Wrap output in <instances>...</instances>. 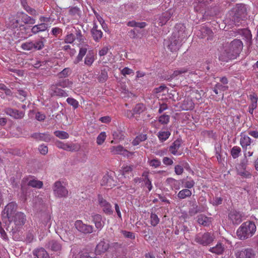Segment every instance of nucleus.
<instances>
[{
    "label": "nucleus",
    "instance_id": "obj_42",
    "mask_svg": "<svg viewBox=\"0 0 258 258\" xmlns=\"http://www.w3.org/2000/svg\"><path fill=\"white\" fill-rule=\"evenodd\" d=\"M108 69L104 68L101 70V73L99 74L98 80L100 82H104L108 79Z\"/></svg>",
    "mask_w": 258,
    "mask_h": 258
},
{
    "label": "nucleus",
    "instance_id": "obj_18",
    "mask_svg": "<svg viewBox=\"0 0 258 258\" xmlns=\"http://www.w3.org/2000/svg\"><path fill=\"white\" fill-rule=\"evenodd\" d=\"M55 144L57 148L64 150L72 152L76 150V145L73 144L64 143L59 141H56Z\"/></svg>",
    "mask_w": 258,
    "mask_h": 258
},
{
    "label": "nucleus",
    "instance_id": "obj_41",
    "mask_svg": "<svg viewBox=\"0 0 258 258\" xmlns=\"http://www.w3.org/2000/svg\"><path fill=\"white\" fill-rule=\"evenodd\" d=\"M147 139V135L146 134H140L137 136L135 139L133 141L132 144L134 146L138 145L141 142L146 140Z\"/></svg>",
    "mask_w": 258,
    "mask_h": 258
},
{
    "label": "nucleus",
    "instance_id": "obj_33",
    "mask_svg": "<svg viewBox=\"0 0 258 258\" xmlns=\"http://www.w3.org/2000/svg\"><path fill=\"white\" fill-rule=\"evenodd\" d=\"M225 249L224 246L221 243H218L215 246L211 247L209 251L213 253L221 254Z\"/></svg>",
    "mask_w": 258,
    "mask_h": 258
},
{
    "label": "nucleus",
    "instance_id": "obj_4",
    "mask_svg": "<svg viewBox=\"0 0 258 258\" xmlns=\"http://www.w3.org/2000/svg\"><path fill=\"white\" fill-rule=\"evenodd\" d=\"M53 191L54 196L59 198L67 197L69 192L67 188L59 181L54 182L53 186Z\"/></svg>",
    "mask_w": 258,
    "mask_h": 258
},
{
    "label": "nucleus",
    "instance_id": "obj_61",
    "mask_svg": "<svg viewBox=\"0 0 258 258\" xmlns=\"http://www.w3.org/2000/svg\"><path fill=\"white\" fill-rule=\"evenodd\" d=\"M18 95L17 97L22 101H23L27 96V93L25 91L22 90H18Z\"/></svg>",
    "mask_w": 258,
    "mask_h": 258
},
{
    "label": "nucleus",
    "instance_id": "obj_9",
    "mask_svg": "<svg viewBox=\"0 0 258 258\" xmlns=\"http://www.w3.org/2000/svg\"><path fill=\"white\" fill-rule=\"evenodd\" d=\"M98 204L102 208V211L107 215H111L113 213L111 204L105 200L101 196H98Z\"/></svg>",
    "mask_w": 258,
    "mask_h": 258
},
{
    "label": "nucleus",
    "instance_id": "obj_25",
    "mask_svg": "<svg viewBox=\"0 0 258 258\" xmlns=\"http://www.w3.org/2000/svg\"><path fill=\"white\" fill-rule=\"evenodd\" d=\"M91 34L94 40L98 42L102 37L103 33L100 30L98 29V26L95 24L91 30Z\"/></svg>",
    "mask_w": 258,
    "mask_h": 258
},
{
    "label": "nucleus",
    "instance_id": "obj_5",
    "mask_svg": "<svg viewBox=\"0 0 258 258\" xmlns=\"http://www.w3.org/2000/svg\"><path fill=\"white\" fill-rule=\"evenodd\" d=\"M181 39L179 36H177L176 34H174L169 40L167 46L171 51H176L181 46Z\"/></svg>",
    "mask_w": 258,
    "mask_h": 258
},
{
    "label": "nucleus",
    "instance_id": "obj_19",
    "mask_svg": "<svg viewBox=\"0 0 258 258\" xmlns=\"http://www.w3.org/2000/svg\"><path fill=\"white\" fill-rule=\"evenodd\" d=\"M213 0H196L193 3L195 10L197 12H202L204 7Z\"/></svg>",
    "mask_w": 258,
    "mask_h": 258
},
{
    "label": "nucleus",
    "instance_id": "obj_53",
    "mask_svg": "<svg viewBox=\"0 0 258 258\" xmlns=\"http://www.w3.org/2000/svg\"><path fill=\"white\" fill-rule=\"evenodd\" d=\"M94 61V57L93 54L89 53L85 58V64L88 66H91Z\"/></svg>",
    "mask_w": 258,
    "mask_h": 258
},
{
    "label": "nucleus",
    "instance_id": "obj_3",
    "mask_svg": "<svg viewBox=\"0 0 258 258\" xmlns=\"http://www.w3.org/2000/svg\"><path fill=\"white\" fill-rule=\"evenodd\" d=\"M247 15L246 6L243 4L237 5L233 17V20L235 23V25H238V23H239L240 20H243L246 19Z\"/></svg>",
    "mask_w": 258,
    "mask_h": 258
},
{
    "label": "nucleus",
    "instance_id": "obj_15",
    "mask_svg": "<svg viewBox=\"0 0 258 258\" xmlns=\"http://www.w3.org/2000/svg\"><path fill=\"white\" fill-rule=\"evenodd\" d=\"M5 112L8 115L15 119H21L25 115L23 111H19L17 109H14L11 108H7L5 109Z\"/></svg>",
    "mask_w": 258,
    "mask_h": 258
},
{
    "label": "nucleus",
    "instance_id": "obj_20",
    "mask_svg": "<svg viewBox=\"0 0 258 258\" xmlns=\"http://www.w3.org/2000/svg\"><path fill=\"white\" fill-rule=\"evenodd\" d=\"M18 16L20 17L21 21L25 24L33 25L36 22L35 19L23 12H18Z\"/></svg>",
    "mask_w": 258,
    "mask_h": 258
},
{
    "label": "nucleus",
    "instance_id": "obj_30",
    "mask_svg": "<svg viewBox=\"0 0 258 258\" xmlns=\"http://www.w3.org/2000/svg\"><path fill=\"white\" fill-rule=\"evenodd\" d=\"M180 146L181 141L179 140H176L169 147V151L172 154L174 155H176L178 154L177 151Z\"/></svg>",
    "mask_w": 258,
    "mask_h": 258
},
{
    "label": "nucleus",
    "instance_id": "obj_23",
    "mask_svg": "<svg viewBox=\"0 0 258 258\" xmlns=\"http://www.w3.org/2000/svg\"><path fill=\"white\" fill-rule=\"evenodd\" d=\"M32 137L39 141L49 142L51 140V136L48 133H35Z\"/></svg>",
    "mask_w": 258,
    "mask_h": 258
},
{
    "label": "nucleus",
    "instance_id": "obj_26",
    "mask_svg": "<svg viewBox=\"0 0 258 258\" xmlns=\"http://www.w3.org/2000/svg\"><path fill=\"white\" fill-rule=\"evenodd\" d=\"M180 107L182 110H191L194 107V103L191 99L188 98H186L183 100Z\"/></svg>",
    "mask_w": 258,
    "mask_h": 258
},
{
    "label": "nucleus",
    "instance_id": "obj_13",
    "mask_svg": "<svg viewBox=\"0 0 258 258\" xmlns=\"http://www.w3.org/2000/svg\"><path fill=\"white\" fill-rule=\"evenodd\" d=\"M165 184L170 187L172 190H177L180 188L181 180H176L172 177L167 178L165 182Z\"/></svg>",
    "mask_w": 258,
    "mask_h": 258
},
{
    "label": "nucleus",
    "instance_id": "obj_43",
    "mask_svg": "<svg viewBox=\"0 0 258 258\" xmlns=\"http://www.w3.org/2000/svg\"><path fill=\"white\" fill-rule=\"evenodd\" d=\"M72 82L69 81V79H63L58 81L56 84V86L62 88H69L72 86Z\"/></svg>",
    "mask_w": 258,
    "mask_h": 258
},
{
    "label": "nucleus",
    "instance_id": "obj_63",
    "mask_svg": "<svg viewBox=\"0 0 258 258\" xmlns=\"http://www.w3.org/2000/svg\"><path fill=\"white\" fill-rule=\"evenodd\" d=\"M122 233L123 236L127 238H130L131 239H134L135 238V235L134 233L127 231H122Z\"/></svg>",
    "mask_w": 258,
    "mask_h": 258
},
{
    "label": "nucleus",
    "instance_id": "obj_35",
    "mask_svg": "<svg viewBox=\"0 0 258 258\" xmlns=\"http://www.w3.org/2000/svg\"><path fill=\"white\" fill-rule=\"evenodd\" d=\"M191 195L192 192L190 190L188 189H183L178 192L177 197L178 199L182 200L190 197Z\"/></svg>",
    "mask_w": 258,
    "mask_h": 258
},
{
    "label": "nucleus",
    "instance_id": "obj_49",
    "mask_svg": "<svg viewBox=\"0 0 258 258\" xmlns=\"http://www.w3.org/2000/svg\"><path fill=\"white\" fill-rule=\"evenodd\" d=\"M54 134L57 138L63 140L67 139L69 138V135L64 131H56L54 132Z\"/></svg>",
    "mask_w": 258,
    "mask_h": 258
},
{
    "label": "nucleus",
    "instance_id": "obj_60",
    "mask_svg": "<svg viewBox=\"0 0 258 258\" xmlns=\"http://www.w3.org/2000/svg\"><path fill=\"white\" fill-rule=\"evenodd\" d=\"M67 102L70 105L73 106L75 108H77L79 106V103L78 101L73 98H68Z\"/></svg>",
    "mask_w": 258,
    "mask_h": 258
},
{
    "label": "nucleus",
    "instance_id": "obj_21",
    "mask_svg": "<svg viewBox=\"0 0 258 258\" xmlns=\"http://www.w3.org/2000/svg\"><path fill=\"white\" fill-rule=\"evenodd\" d=\"M92 221L95 227L98 231H100L104 225V222L102 221V218L100 214H95L92 216Z\"/></svg>",
    "mask_w": 258,
    "mask_h": 258
},
{
    "label": "nucleus",
    "instance_id": "obj_48",
    "mask_svg": "<svg viewBox=\"0 0 258 258\" xmlns=\"http://www.w3.org/2000/svg\"><path fill=\"white\" fill-rule=\"evenodd\" d=\"M69 15L74 17H79L81 11L77 7H73L69 8Z\"/></svg>",
    "mask_w": 258,
    "mask_h": 258
},
{
    "label": "nucleus",
    "instance_id": "obj_46",
    "mask_svg": "<svg viewBox=\"0 0 258 258\" xmlns=\"http://www.w3.org/2000/svg\"><path fill=\"white\" fill-rule=\"evenodd\" d=\"M158 137L161 142L166 141L170 136V133L169 131H160L158 133Z\"/></svg>",
    "mask_w": 258,
    "mask_h": 258
},
{
    "label": "nucleus",
    "instance_id": "obj_29",
    "mask_svg": "<svg viewBox=\"0 0 258 258\" xmlns=\"http://www.w3.org/2000/svg\"><path fill=\"white\" fill-rule=\"evenodd\" d=\"M109 248V243L105 241H101L96 246V250L97 253L105 252Z\"/></svg>",
    "mask_w": 258,
    "mask_h": 258
},
{
    "label": "nucleus",
    "instance_id": "obj_11",
    "mask_svg": "<svg viewBox=\"0 0 258 258\" xmlns=\"http://www.w3.org/2000/svg\"><path fill=\"white\" fill-rule=\"evenodd\" d=\"M9 220L13 221L16 226L19 228L25 223L26 218L23 213L17 212L14 215V217L11 218V220Z\"/></svg>",
    "mask_w": 258,
    "mask_h": 258
},
{
    "label": "nucleus",
    "instance_id": "obj_56",
    "mask_svg": "<svg viewBox=\"0 0 258 258\" xmlns=\"http://www.w3.org/2000/svg\"><path fill=\"white\" fill-rule=\"evenodd\" d=\"M21 47L25 50H33V43L32 41L26 42L22 44Z\"/></svg>",
    "mask_w": 258,
    "mask_h": 258
},
{
    "label": "nucleus",
    "instance_id": "obj_2",
    "mask_svg": "<svg viewBox=\"0 0 258 258\" xmlns=\"http://www.w3.org/2000/svg\"><path fill=\"white\" fill-rule=\"evenodd\" d=\"M256 230V226L252 222L243 223L237 229V235L241 240L245 239L252 236Z\"/></svg>",
    "mask_w": 258,
    "mask_h": 258
},
{
    "label": "nucleus",
    "instance_id": "obj_38",
    "mask_svg": "<svg viewBox=\"0 0 258 258\" xmlns=\"http://www.w3.org/2000/svg\"><path fill=\"white\" fill-rule=\"evenodd\" d=\"M143 181L144 182L145 186L148 188L149 191H151L152 189V185L151 180L149 178L148 172H144L142 174Z\"/></svg>",
    "mask_w": 258,
    "mask_h": 258
},
{
    "label": "nucleus",
    "instance_id": "obj_40",
    "mask_svg": "<svg viewBox=\"0 0 258 258\" xmlns=\"http://www.w3.org/2000/svg\"><path fill=\"white\" fill-rule=\"evenodd\" d=\"M148 164L152 168H157L159 167L161 165V162L160 160L156 158L148 159L147 161Z\"/></svg>",
    "mask_w": 258,
    "mask_h": 258
},
{
    "label": "nucleus",
    "instance_id": "obj_37",
    "mask_svg": "<svg viewBox=\"0 0 258 258\" xmlns=\"http://www.w3.org/2000/svg\"><path fill=\"white\" fill-rule=\"evenodd\" d=\"M113 179L108 175L104 176L102 180L101 184L102 185H105L107 188H111L112 185H114Z\"/></svg>",
    "mask_w": 258,
    "mask_h": 258
},
{
    "label": "nucleus",
    "instance_id": "obj_17",
    "mask_svg": "<svg viewBox=\"0 0 258 258\" xmlns=\"http://www.w3.org/2000/svg\"><path fill=\"white\" fill-rule=\"evenodd\" d=\"M109 149L112 155H121L125 156H127L128 154L130 153L121 145L111 146Z\"/></svg>",
    "mask_w": 258,
    "mask_h": 258
},
{
    "label": "nucleus",
    "instance_id": "obj_10",
    "mask_svg": "<svg viewBox=\"0 0 258 258\" xmlns=\"http://www.w3.org/2000/svg\"><path fill=\"white\" fill-rule=\"evenodd\" d=\"M242 214L236 210L231 211L228 214V220L233 225H238L242 221Z\"/></svg>",
    "mask_w": 258,
    "mask_h": 258
},
{
    "label": "nucleus",
    "instance_id": "obj_22",
    "mask_svg": "<svg viewBox=\"0 0 258 258\" xmlns=\"http://www.w3.org/2000/svg\"><path fill=\"white\" fill-rule=\"evenodd\" d=\"M48 28L47 23H41L40 24L33 26L31 28V32L34 34H36L39 32H42L46 31Z\"/></svg>",
    "mask_w": 258,
    "mask_h": 258
},
{
    "label": "nucleus",
    "instance_id": "obj_57",
    "mask_svg": "<svg viewBox=\"0 0 258 258\" xmlns=\"http://www.w3.org/2000/svg\"><path fill=\"white\" fill-rule=\"evenodd\" d=\"M145 107L143 104H138L133 109V112L135 114H140L144 110Z\"/></svg>",
    "mask_w": 258,
    "mask_h": 258
},
{
    "label": "nucleus",
    "instance_id": "obj_8",
    "mask_svg": "<svg viewBox=\"0 0 258 258\" xmlns=\"http://www.w3.org/2000/svg\"><path fill=\"white\" fill-rule=\"evenodd\" d=\"M75 226L79 232L84 234L91 233L94 229L93 226L84 224L81 220H77Z\"/></svg>",
    "mask_w": 258,
    "mask_h": 258
},
{
    "label": "nucleus",
    "instance_id": "obj_52",
    "mask_svg": "<svg viewBox=\"0 0 258 258\" xmlns=\"http://www.w3.org/2000/svg\"><path fill=\"white\" fill-rule=\"evenodd\" d=\"M241 149L238 146H234L231 150V154L233 158H237L240 153L241 152Z\"/></svg>",
    "mask_w": 258,
    "mask_h": 258
},
{
    "label": "nucleus",
    "instance_id": "obj_1",
    "mask_svg": "<svg viewBox=\"0 0 258 258\" xmlns=\"http://www.w3.org/2000/svg\"><path fill=\"white\" fill-rule=\"evenodd\" d=\"M242 48V41L239 39H234L230 43L225 45L219 56V59L226 62L235 59L239 55Z\"/></svg>",
    "mask_w": 258,
    "mask_h": 258
},
{
    "label": "nucleus",
    "instance_id": "obj_50",
    "mask_svg": "<svg viewBox=\"0 0 258 258\" xmlns=\"http://www.w3.org/2000/svg\"><path fill=\"white\" fill-rule=\"evenodd\" d=\"M88 48L86 46L82 47L80 48L79 54L77 57V62L82 60L83 57L86 54Z\"/></svg>",
    "mask_w": 258,
    "mask_h": 258
},
{
    "label": "nucleus",
    "instance_id": "obj_28",
    "mask_svg": "<svg viewBox=\"0 0 258 258\" xmlns=\"http://www.w3.org/2000/svg\"><path fill=\"white\" fill-rule=\"evenodd\" d=\"M33 254L37 258H47L48 257L47 252L42 247L34 249L33 251Z\"/></svg>",
    "mask_w": 258,
    "mask_h": 258
},
{
    "label": "nucleus",
    "instance_id": "obj_36",
    "mask_svg": "<svg viewBox=\"0 0 258 258\" xmlns=\"http://www.w3.org/2000/svg\"><path fill=\"white\" fill-rule=\"evenodd\" d=\"M181 184H183L186 189H189L195 186V182L191 178L187 177L186 179H181Z\"/></svg>",
    "mask_w": 258,
    "mask_h": 258
},
{
    "label": "nucleus",
    "instance_id": "obj_14",
    "mask_svg": "<svg viewBox=\"0 0 258 258\" xmlns=\"http://www.w3.org/2000/svg\"><path fill=\"white\" fill-rule=\"evenodd\" d=\"M237 258H255V254L251 248L243 249L236 253Z\"/></svg>",
    "mask_w": 258,
    "mask_h": 258
},
{
    "label": "nucleus",
    "instance_id": "obj_62",
    "mask_svg": "<svg viewBox=\"0 0 258 258\" xmlns=\"http://www.w3.org/2000/svg\"><path fill=\"white\" fill-rule=\"evenodd\" d=\"M25 10L26 11L27 13H28L30 15H32L33 16H36L38 15V12L36 10L31 8L30 7L26 6Z\"/></svg>",
    "mask_w": 258,
    "mask_h": 258
},
{
    "label": "nucleus",
    "instance_id": "obj_64",
    "mask_svg": "<svg viewBox=\"0 0 258 258\" xmlns=\"http://www.w3.org/2000/svg\"><path fill=\"white\" fill-rule=\"evenodd\" d=\"M172 3L173 0H164L162 5V9L171 8L170 7L172 6Z\"/></svg>",
    "mask_w": 258,
    "mask_h": 258
},
{
    "label": "nucleus",
    "instance_id": "obj_39",
    "mask_svg": "<svg viewBox=\"0 0 258 258\" xmlns=\"http://www.w3.org/2000/svg\"><path fill=\"white\" fill-rule=\"evenodd\" d=\"M27 184L29 186L38 188H41L43 185V183L42 181L36 180L35 179H32V178H30L28 180Z\"/></svg>",
    "mask_w": 258,
    "mask_h": 258
},
{
    "label": "nucleus",
    "instance_id": "obj_12",
    "mask_svg": "<svg viewBox=\"0 0 258 258\" xmlns=\"http://www.w3.org/2000/svg\"><path fill=\"white\" fill-rule=\"evenodd\" d=\"M17 209V204L15 202H11L9 203L4 209V214H6V217L9 220H11V218L15 215V212Z\"/></svg>",
    "mask_w": 258,
    "mask_h": 258
},
{
    "label": "nucleus",
    "instance_id": "obj_16",
    "mask_svg": "<svg viewBox=\"0 0 258 258\" xmlns=\"http://www.w3.org/2000/svg\"><path fill=\"white\" fill-rule=\"evenodd\" d=\"M173 10L171 8L169 9L168 11L163 13L159 18V24L160 26L165 25L170 19L173 15Z\"/></svg>",
    "mask_w": 258,
    "mask_h": 258
},
{
    "label": "nucleus",
    "instance_id": "obj_31",
    "mask_svg": "<svg viewBox=\"0 0 258 258\" xmlns=\"http://www.w3.org/2000/svg\"><path fill=\"white\" fill-rule=\"evenodd\" d=\"M198 222L204 226H209L211 223V218L204 215H200L197 217Z\"/></svg>",
    "mask_w": 258,
    "mask_h": 258
},
{
    "label": "nucleus",
    "instance_id": "obj_32",
    "mask_svg": "<svg viewBox=\"0 0 258 258\" xmlns=\"http://www.w3.org/2000/svg\"><path fill=\"white\" fill-rule=\"evenodd\" d=\"M21 21L20 17L18 16V13L12 16L10 18V25L12 28H16L21 26L20 24V21Z\"/></svg>",
    "mask_w": 258,
    "mask_h": 258
},
{
    "label": "nucleus",
    "instance_id": "obj_47",
    "mask_svg": "<svg viewBox=\"0 0 258 258\" xmlns=\"http://www.w3.org/2000/svg\"><path fill=\"white\" fill-rule=\"evenodd\" d=\"M248 98L251 101V104L249 106L254 108H256L258 100V97L256 95L255 93H252L248 96Z\"/></svg>",
    "mask_w": 258,
    "mask_h": 258
},
{
    "label": "nucleus",
    "instance_id": "obj_27",
    "mask_svg": "<svg viewBox=\"0 0 258 258\" xmlns=\"http://www.w3.org/2000/svg\"><path fill=\"white\" fill-rule=\"evenodd\" d=\"M47 247L53 251H57L61 250V245L57 241L51 240L47 244Z\"/></svg>",
    "mask_w": 258,
    "mask_h": 258
},
{
    "label": "nucleus",
    "instance_id": "obj_51",
    "mask_svg": "<svg viewBox=\"0 0 258 258\" xmlns=\"http://www.w3.org/2000/svg\"><path fill=\"white\" fill-rule=\"evenodd\" d=\"M106 138V135L105 132H102L99 134L97 137L96 142L98 145H102L105 141Z\"/></svg>",
    "mask_w": 258,
    "mask_h": 258
},
{
    "label": "nucleus",
    "instance_id": "obj_34",
    "mask_svg": "<svg viewBox=\"0 0 258 258\" xmlns=\"http://www.w3.org/2000/svg\"><path fill=\"white\" fill-rule=\"evenodd\" d=\"M57 86H52L51 87V90L53 91V94L54 95H57L61 97H67L68 96L67 92L57 87Z\"/></svg>",
    "mask_w": 258,
    "mask_h": 258
},
{
    "label": "nucleus",
    "instance_id": "obj_24",
    "mask_svg": "<svg viewBox=\"0 0 258 258\" xmlns=\"http://www.w3.org/2000/svg\"><path fill=\"white\" fill-rule=\"evenodd\" d=\"M67 30H70V32H74V30H75L76 32V39L78 41H79L80 42H83L84 41V37L82 34L81 31L79 28H76L75 27H74L73 25H68L66 27Z\"/></svg>",
    "mask_w": 258,
    "mask_h": 258
},
{
    "label": "nucleus",
    "instance_id": "obj_55",
    "mask_svg": "<svg viewBox=\"0 0 258 258\" xmlns=\"http://www.w3.org/2000/svg\"><path fill=\"white\" fill-rule=\"evenodd\" d=\"M151 224L153 226H156L159 222L160 219L155 214L152 213L150 216Z\"/></svg>",
    "mask_w": 258,
    "mask_h": 258
},
{
    "label": "nucleus",
    "instance_id": "obj_54",
    "mask_svg": "<svg viewBox=\"0 0 258 258\" xmlns=\"http://www.w3.org/2000/svg\"><path fill=\"white\" fill-rule=\"evenodd\" d=\"M71 70L69 68H67L60 72L58 74V76L59 78H66L71 74Z\"/></svg>",
    "mask_w": 258,
    "mask_h": 258
},
{
    "label": "nucleus",
    "instance_id": "obj_59",
    "mask_svg": "<svg viewBox=\"0 0 258 258\" xmlns=\"http://www.w3.org/2000/svg\"><path fill=\"white\" fill-rule=\"evenodd\" d=\"M170 117L168 115L163 114L159 118V121L161 124H167L169 121Z\"/></svg>",
    "mask_w": 258,
    "mask_h": 258
},
{
    "label": "nucleus",
    "instance_id": "obj_7",
    "mask_svg": "<svg viewBox=\"0 0 258 258\" xmlns=\"http://www.w3.org/2000/svg\"><path fill=\"white\" fill-rule=\"evenodd\" d=\"M240 145L243 150H248L251 149L253 141L247 135L241 133L240 135Z\"/></svg>",
    "mask_w": 258,
    "mask_h": 258
},
{
    "label": "nucleus",
    "instance_id": "obj_44",
    "mask_svg": "<svg viewBox=\"0 0 258 258\" xmlns=\"http://www.w3.org/2000/svg\"><path fill=\"white\" fill-rule=\"evenodd\" d=\"M75 39V36L73 34V32H70V30H68L67 34L64 38V42L66 43L72 44L74 42Z\"/></svg>",
    "mask_w": 258,
    "mask_h": 258
},
{
    "label": "nucleus",
    "instance_id": "obj_6",
    "mask_svg": "<svg viewBox=\"0 0 258 258\" xmlns=\"http://www.w3.org/2000/svg\"><path fill=\"white\" fill-rule=\"evenodd\" d=\"M213 236L210 233H199L195 237V241L203 245H207L213 241Z\"/></svg>",
    "mask_w": 258,
    "mask_h": 258
},
{
    "label": "nucleus",
    "instance_id": "obj_58",
    "mask_svg": "<svg viewBox=\"0 0 258 258\" xmlns=\"http://www.w3.org/2000/svg\"><path fill=\"white\" fill-rule=\"evenodd\" d=\"M188 72V70L186 68H180L175 71L172 75V77H175L178 75L184 74L185 73H187Z\"/></svg>",
    "mask_w": 258,
    "mask_h": 258
},
{
    "label": "nucleus",
    "instance_id": "obj_45",
    "mask_svg": "<svg viewBox=\"0 0 258 258\" xmlns=\"http://www.w3.org/2000/svg\"><path fill=\"white\" fill-rule=\"evenodd\" d=\"M33 43V50H39L42 49L44 46V42L42 40L32 41Z\"/></svg>",
    "mask_w": 258,
    "mask_h": 258
}]
</instances>
